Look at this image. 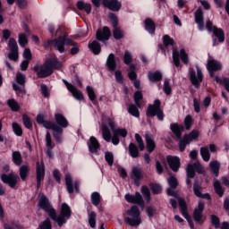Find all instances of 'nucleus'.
Segmentation results:
<instances>
[{
  "mask_svg": "<svg viewBox=\"0 0 229 229\" xmlns=\"http://www.w3.org/2000/svg\"><path fill=\"white\" fill-rule=\"evenodd\" d=\"M124 199L128 203H133L139 205L141 208H144V199H142V195L139 192H136L135 195L127 193L125 194Z\"/></svg>",
  "mask_w": 229,
  "mask_h": 229,
  "instance_id": "obj_15",
  "label": "nucleus"
},
{
  "mask_svg": "<svg viewBox=\"0 0 229 229\" xmlns=\"http://www.w3.org/2000/svg\"><path fill=\"white\" fill-rule=\"evenodd\" d=\"M86 90L88 92V96L90 99V101H94L96 99V93L94 92V89L90 86H87Z\"/></svg>",
  "mask_w": 229,
  "mask_h": 229,
  "instance_id": "obj_58",
  "label": "nucleus"
},
{
  "mask_svg": "<svg viewBox=\"0 0 229 229\" xmlns=\"http://www.w3.org/2000/svg\"><path fill=\"white\" fill-rule=\"evenodd\" d=\"M205 209V202L199 201L198 207L194 209L193 218L196 223L201 225L205 219H203V210Z\"/></svg>",
  "mask_w": 229,
  "mask_h": 229,
  "instance_id": "obj_16",
  "label": "nucleus"
},
{
  "mask_svg": "<svg viewBox=\"0 0 229 229\" xmlns=\"http://www.w3.org/2000/svg\"><path fill=\"white\" fill-rule=\"evenodd\" d=\"M65 182L69 194H72V192H74V186L72 185V179L70 174L65 175Z\"/></svg>",
  "mask_w": 229,
  "mask_h": 229,
  "instance_id": "obj_38",
  "label": "nucleus"
},
{
  "mask_svg": "<svg viewBox=\"0 0 229 229\" xmlns=\"http://www.w3.org/2000/svg\"><path fill=\"white\" fill-rule=\"evenodd\" d=\"M8 47L10 49V53L8 55L9 60H13V62H17L19 59V47L17 46V41L15 38H11L8 42Z\"/></svg>",
  "mask_w": 229,
  "mask_h": 229,
  "instance_id": "obj_9",
  "label": "nucleus"
},
{
  "mask_svg": "<svg viewBox=\"0 0 229 229\" xmlns=\"http://www.w3.org/2000/svg\"><path fill=\"white\" fill-rule=\"evenodd\" d=\"M51 46L59 53H65V46H72L71 55H76L80 51L78 44L71 38H65V36H59L57 39L48 40L44 44V47H51Z\"/></svg>",
  "mask_w": 229,
  "mask_h": 229,
  "instance_id": "obj_2",
  "label": "nucleus"
},
{
  "mask_svg": "<svg viewBox=\"0 0 229 229\" xmlns=\"http://www.w3.org/2000/svg\"><path fill=\"white\" fill-rule=\"evenodd\" d=\"M88 148L90 153H92L93 155H98L100 145L99 141H98V139H96V137L91 136L89 138V140L88 142Z\"/></svg>",
  "mask_w": 229,
  "mask_h": 229,
  "instance_id": "obj_23",
  "label": "nucleus"
},
{
  "mask_svg": "<svg viewBox=\"0 0 229 229\" xmlns=\"http://www.w3.org/2000/svg\"><path fill=\"white\" fill-rule=\"evenodd\" d=\"M199 137V131L193 130L190 134L184 136V140H186V144H191L192 140H196Z\"/></svg>",
  "mask_w": 229,
  "mask_h": 229,
  "instance_id": "obj_29",
  "label": "nucleus"
},
{
  "mask_svg": "<svg viewBox=\"0 0 229 229\" xmlns=\"http://www.w3.org/2000/svg\"><path fill=\"white\" fill-rule=\"evenodd\" d=\"M177 201L179 203V207L181 208V212L183 217H185V219L188 221L191 228L194 229V223H192V219L191 218V216H189V213L187 212V203H185V200L182 198H177Z\"/></svg>",
  "mask_w": 229,
  "mask_h": 229,
  "instance_id": "obj_14",
  "label": "nucleus"
},
{
  "mask_svg": "<svg viewBox=\"0 0 229 229\" xmlns=\"http://www.w3.org/2000/svg\"><path fill=\"white\" fill-rule=\"evenodd\" d=\"M55 123L58 124V126H61V128H67L69 126V123H67V119H65V116L62 114H55Z\"/></svg>",
  "mask_w": 229,
  "mask_h": 229,
  "instance_id": "obj_28",
  "label": "nucleus"
},
{
  "mask_svg": "<svg viewBox=\"0 0 229 229\" xmlns=\"http://www.w3.org/2000/svg\"><path fill=\"white\" fill-rule=\"evenodd\" d=\"M89 223L91 228H96V212L91 211L89 214Z\"/></svg>",
  "mask_w": 229,
  "mask_h": 229,
  "instance_id": "obj_47",
  "label": "nucleus"
},
{
  "mask_svg": "<svg viewBox=\"0 0 229 229\" xmlns=\"http://www.w3.org/2000/svg\"><path fill=\"white\" fill-rule=\"evenodd\" d=\"M37 123H38V124H42L44 126V128H46V124H48V123L53 124L54 123L53 122L44 120L43 114H38L37 116Z\"/></svg>",
  "mask_w": 229,
  "mask_h": 229,
  "instance_id": "obj_54",
  "label": "nucleus"
},
{
  "mask_svg": "<svg viewBox=\"0 0 229 229\" xmlns=\"http://www.w3.org/2000/svg\"><path fill=\"white\" fill-rule=\"evenodd\" d=\"M200 155L204 162H208V160H210V152L208 151V148L207 147L200 148Z\"/></svg>",
  "mask_w": 229,
  "mask_h": 229,
  "instance_id": "obj_41",
  "label": "nucleus"
},
{
  "mask_svg": "<svg viewBox=\"0 0 229 229\" xmlns=\"http://www.w3.org/2000/svg\"><path fill=\"white\" fill-rule=\"evenodd\" d=\"M38 199H39L38 204V208H41L42 210L47 212L50 219H52L55 214V209L53 208L51 202H49V199H47V197H46V195L42 193L38 195Z\"/></svg>",
  "mask_w": 229,
  "mask_h": 229,
  "instance_id": "obj_7",
  "label": "nucleus"
},
{
  "mask_svg": "<svg viewBox=\"0 0 229 229\" xmlns=\"http://www.w3.org/2000/svg\"><path fill=\"white\" fill-rule=\"evenodd\" d=\"M147 115L155 117L157 115L159 121H164V113L160 110V100H155L154 105L148 106Z\"/></svg>",
  "mask_w": 229,
  "mask_h": 229,
  "instance_id": "obj_8",
  "label": "nucleus"
},
{
  "mask_svg": "<svg viewBox=\"0 0 229 229\" xmlns=\"http://www.w3.org/2000/svg\"><path fill=\"white\" fill-rule=\"evenodd\" d=\"M103 4L112 12H119L122 6L119 0H103Z\"/></svg>",
  "mask_w": 229,
  "mask_h": 229,
  "instance_id": "obj_22",
  "label": "nucleus"
},
{
  "mask_svg": "<svg viewBox=\"0 0 229 229\" xmlns=\"http://www.w3.org/2000/svg\"><path fill=\"white\" fill-rule=\"evenodd\" d=\"M79 10H84L88 14L92 12V5L90 4H84L83 1L77 2Z\"/></svg>",
  "mask_w": 229,
  "mask_h": 229,
  "instance_id": "obj_35",
  "label": "nucleus"
},
{
  "mask_svg": "<svg viewBox=\"0 0 229 229\" xmlns=\"http://www.w3.org/2000/svg\"><path fill=\"white\" fill-rule=\"evenodd\" d=\"M214 189L216 194L218 196H223L225 194V191L223 190V186L221 185V182L218 180H215L214 182Z\"/></svg>",
  "mask_w": 229,
  "mask_h": 229,
  "instance_id": "obj_42",
  "label": "nucleus"
},
{
  "mask_svg": "<svg viewBox=\"0 0 229 229\" xmlns=\"http://www.w3.org/2000/svg\"><path fill=\"white\" fill-rule=\"evenodd\" d=\"M170 128L177 139H182V131H183V126L178 125L177 123H172Z\"/></svg>",
  "mask_w": 229,
  "mask_h": 229,
  "instance_id": "obj_31",
  "label": "nucleus"
},
{
  "mask_svg": "<svg viewBox=\"0 0 229 229\" xmlns=\"http://www.w3.org/2000/svg\"><path fill=\"white\" fill-rule=\"evenodd\" d=\"M53 225H51V219L47 218L45 221H43L42 224L39 225V227L38 229H52Z\"/></svg>",
  "mask_w": 229,
  "mask_h": 229,
  "instance_id": "obj_50",
  "label": "nucleus"
},
{
  "mask_svg": "<svg viewBox=\"0 0 229 229\" xmlns=\"http://www.w3.org/2000/svg\"><path fill=\"white\" fill-rule=\"evenodd\" d=\"M114 38L119 40V38H123V31H121V29L119 27H114L113 31Z\"/></svg>",
  "mask_w": 229,
  "mask_h": 229,
  "instance_id": "obj_59",
  "label": "nucleus"
},
{
  "mask_svg": "<svg viewBox=\"0 0 229 229\" xmlns=\"http://www.w3.org/2000/svg\"><path fill=\"white\" fill-rule=\"evenodd\" d=\"M61 67L62 63L58 62V60L48 59L43 65H36L34 71L37 72L38 78H47V76L53 74V69H60Z\"/></svg>",
  "mask_w": 229,
  "mask_h": 229,
  "instance_id": "obj_3",
  "label": "nucleus"
},
{
  "mask_svg": "<svg viewBox=\"0 0 229 229\" xmlns=\"http://www.w3.org/2000/svg\"><path fill=\"white\" fill-rule=\"evenodd\" d=\"M129 153L132 158H137L139 157V148L134 143H130Z\"/></svg>",
  "mask_w": 229,
  "mask_h": 229,
  "instance_id": "obj_40",
  "label": "nucleus"
},
{
  "mask_svg": "<svg viewBox=\"0 0 229 229\" xmlns=\"http://www.w3.org/2000/svg\"><path fill=\"white\" fill-rule=\"evenodd\" d=\"M168 185L172 188V189H176V187H178V181L176 180V177L174 176H170L168 178Z\"/></svg>",
  "mask_w": 229,
  "mask_h": 229,
  "instance_id": "obj_56",
  "label": "nucleus"
},
{
  "mask_svg": "<svg viewBox=\"0 0 229 229\" xmlns=\"http://www.w3.org/2000/svg\"><path fill=\"white\" fill-rule=\"evenodd\" d=\"M29 174L30 166L23 165L20 167V178H21L22 182L26 181V178H28Z\"/></svg>",
  "mask_w": 229,
  "mask_h": 229,
  "instance_id": "obj_36",
  "label": "nucleus"
},
{
  "mask_svg": "<svg viewBox=\"0 0 229 229\" xmlns=\"http://www.w3.org/2000/svg\"><path fill=\"white\" fill-rule=\"evenodd\" d=\"M166 160H167V162L170 165V169H172V171H174V173H176L178 171V169H180V157L168 156L166 157Z\"/></svg>",
  "mask_w": 229,
  "mask_h": 229,
  "instance_id": "obj_25",
  "label": "nucleus"
},
{
  "mask_svg": "<svg viewBox=\"0 0 229 229\" xmlns=\"http://www.w3.org/2000/svg\"><path fill=\"white\" fill-rule=\"evenodd\" d=\"M151 191L154 194H160L162 192V186L160 184H151Z\"/></svg>",
  "mask_w": 229,
  "mask_h": 229,
  "instance_id": "obj_60",
  "label": "nucleus"
},
{
  "mask_svg": "<svg viewBox=\"0 0 229 229\" xmlns=\"http://www.w3.org/2000/svg\"><path fill=\"white\" fill-rule=\"evenodd\" d=\"M105 158L108 165H114V154L112 152H106Z\"/></svg>",
  "mask_w": 229,
  "mask_h": 229,
  "instance_id": "obj_55",
  "label": "nucleus"
},
{
  "mask_svg": "<svg viewBox=\"0 0 229 229\" xmlns=\"http://www.w3.org/2000/svg\"><path fill=\"white\" fill-rule=\"evenodd\" d=\"M209 165L215 176H219V168L221 167V164L218 161H212Z\"/></svg>",
  "mask_w": 229,
  "mask_h": 229,
  "instance_id": "obj_39",
  "label": "nucleus"
},
{
  "mask_svg": "<svg viewBox=\"0 0 229 229\" xmlns=\"http://www.w3.org/2000/svg\"><path fill=\"white\" fill-rule=\"evenodd\" d=\"M128 112L129 114H131V115H133V117L140 116V113H139V109L135 105H130L128 108Z\"/></svg>",
  "mask_w": 229,
  "mask_h": 229,
  "instance_id": "obj_45",
  "label": "nucleus"
},
{
  "mask_svg": "<svg viewBox=\"0 0 229 229\" xmlns=\"http://www.w3.org/2000/svg\"><path fill=\"white\" fill-rule=\"evenodd\" d=\"M207 69L211 78H214V72L221 71V69H223V65L217 60L209 59L207 64Z\"/></svg>",
  "mask_w": 229,
  "mask_h": 229,
  "instance_id": "obj_17",
  "label": "nucleus"
},
{
  "mask_svg": "<svg viewBox=\"0 0 229 229\" xmlns=\"http://www.w3.org/2000/svg\"><path fill=\"white\" fill-rule=\"evenodd\" d=\"M106 67L111 72H114L117 68V63L115 62V55L114 54L108 55L106 59Z\"/></svg>",
  "mask_w": 229,
  "mask_h": 229,
  "instance_id": "obj_27",
  "label": "nucleus"
},
{
  "mask_svg": "<svg viewBox=\"0 0 229 229\" xmlns=\"http://www.w3.org/2000/svg\"><path fill=\"white\" fill-rule=\"evenodd\" d=\"M89 48L92 51L93 55H99L101 53V45L96 40L89 43Z\"/></svg>",
  "mask_w": 229,
  "mask_h": 229,
  "instance_id": "obj_30",
  "label": "nucleus"
},
{
  "mask_svg": "<svg viewBox=\"0 0 229 229\" xmlns=\"http://www.w3.org/2000/svg\"><path fill=\"white\" fill-rule=\"evenodd\" d=\"M46 144L47 149H53V148H55V142H53V139L51 138V133H49V131L46 134Z\"/></svg>",
  "mask_w": 229,
  "mask_h": 229,
  "instance_id": "obj_44",
  "label": "nucleus"
},
{
  "mask_svg": "<svg viewBox=\"0 0 229 229\" xmlns=\"http://www.w3.org/2000/svg\"><path fill=\"white\" fill-rule=\"evenodd\" d=\"M112 32L108 27H104L103 30H98L96 37L100 42H105L110 38Z\"/></svg>",
  "mask_w": 229,
  "mask_h": 229,
  "instance_id": "obj_21",
  "label": "nucleus"
},
{
  "mask_svg": "<svg viewBox=\"0 0 229 229\" xmlns=\"http://www.w3.org/2000/svg\"><path fill=\"white\" fill-rule=\"evenodd\" d=\"M148 80L149 81H160L162 80V72H148Z\"/></svg>",
  "mask_w": 229,
  "mask_h": 229,
  "instance_id": "obj_37",
  "label": "nucleus"
},
{
  "mask_svg": "<svg viewBox=\"0 0 229 229\" xmlns=\"http://www.w3.org/2000/svg\"><path fill=\"white\" fill-rule=\"evenodd\" d=\"M197 173H203V167L199 163L195 164H189L187 166V177L188 178H194Z\"/></svg>",
  "mask_w": 229,
  "mask_h": 229,
  "instance_id": "obj_20",
  "label": "nucleus"
},
{
  "mask_svg": "<svg viewBox=\"0 0 229 229\" xmlns=\"http://www.w3.org/2000/svg\"><path fill=\"white\" fill-rule=\"evenodd\" d=\"M64 85L71 94H72L73 98L77 99V101H81L83 99V94L74 85L69 83L67 81L63 80Z\"/></svg>",
  "mask_w": 229,
  "mask_h": 229,
  "instance_id": "obj_19",
  "label": "nucleus"
},
{
  "mask_svg": "<svg viewBox=\"0 0 229 229\" xmlns=\"http://www.w3.org/2000/svg\"><path fill=\"white\" fill-rule=\"evenodd\" d=\"M145 30L150 33V35H153L155 33V22L151 19H146L145 20Z\"/></svg>",
  "mask_w": 229,
  "mask_h": 229,
  "instance_id": "obj_33",
  "label": "nucleus"
},
{
  "mask_svg": "<svg viewBox=\"0 0 229 229\" xmlns=\"http://www.w3.org/2000/svg\"><path fill=\"white\" fill-rule=\"evenodd\" d=\"M7 104H8V106H10V108L13 112H17L19 110V104L17 103V101H15V99L13 98L9 99Z\"/></svg>",
  "mask_w": 229,
  "mask_h": 229,
  "instance_id": "obj_48",
  "label": "nucleus"
},
{
  "mask_svg": "<svg viewBox=\"0 0 229 229\" xmlns=\"http://www.w3.org/2000/svg\"><path fill=\"white\" fill-rule=\"evenodd\" d=\"M195 22H197L199 30L203 31L205 23L203 22V11L201 9H198L195 13Z\"/></svg>",
  "mask_w": 229,
  "mask_h": 229,
  "instance_id": "obj_26",
  "label": "nucleus"
},
{
  "mask_svg": "<svg viewBox=\"0 0 229 229\" xmlns=\"http://www.w3.org/2000/svg\"><path fill=\"white\" fill-rule=\"evenodd\" d=\"M190 81L195 89H199L201 83L203 82V72L199 65H196L194 68H190L189 70Z\"/></svg>",
  "mask_w": 229,
  "mask_h": 229,
  "instance_id": "obj_6",
  "label": "nucleus"
},
{
  "mask_svg": "<svg viewBox=\"0 0 229 229\" xmlns=\"http://www.w3.org/2000/svg\"><path fill=\"white\" fill-rule=\"evenodd\" d=\"M163 44L165 47H169V46H173L174 44V40L168 35H165L163 37Z\"/></svg>",
  "mask_w": 229,
  "mask_h": 229,
  "instance_id": "obj_52",
  "label": "nucleus"
},
{
  "mask_svg": "<svg viewBox=\"0 0 229 229\" xmlns=\"http://www.w3.org/2000/svg\"><path fill=\"white\" fill-rule=\"evenodd\" d=\"M124 222L129 226H140V225H142V216H140L139 207L132 206L126 211L124 214Z\"/></svg>",
  "mask_w": 229,
  "mask_h": 229,
  "instance_id": "obj_4",
  "label": "nucleus"
},
{
  "mask_svg": "<svg viewBox=\"0 0 229 229\" xmlns=\"http://www.w3.org/2000/svg\"><path fill=\"white\" fill-rule=\"evenodd\" d=\"M107 123L111 131H113V137L112 133H110V129H108V126L104 124L102 125L103 139L106 140V142H110V140H112L114 146H117L120 142L119 137H126V135H128V131H126V129L117 128V124H115V121H114V119L109 118Z\"/></svg>",
  "mask_w": 229,
  "mask_h": 229,
  "instance_id": "obj_1",
  "label": "nucleus"
},
{
  "mask_svg": "<svg viewBox=\"0 0 229 229\" xmlns=\"http://www.w3.org/2000/svg\"><path fill=\"white\" fill-rule=\"evenodd\" d=\"M131 178L133 180L135 185H140V180H142V170L137 166L132 167Z\"/></svg>",
  "mask_w": 229,
  "mask_h": 229,
  "instance_id": "obj_24",
  "label": "nucleus"
},
{
  "mask_svg": "<svg viewBox=\"0 0 229 229\" xmlns=\"http://www.w3.org/2000/svg\"><path fill=\"white\" fill-rule=\"evenodd\" d=\"M91 201L95 207H98L101 203V195L98 191H95L91 194Z\"/></svg>",
  "mask_w": 229,
  "mask_h": 229,
  "instance_id": "obj_43",
  "label": "nucleus"
},
{
  "mask_svg": "<svg viewBox=\"0 0 229 229\" xmlns=\"http://www.w3.org/2000/svg\"><path fill=\"white\" fill-rule=\"evenodd\" d=\"M164 92L166 94V96H169V94H171V85H169V81L168 80H165Z\"/></svg>",
  "mask_w": 229,
  "mask_h": 229,
  "instance_id": "obj_63",
  "label": "nucleus"
},
{
  "mask_svg": "<svg viewBox=\"0 0 229 229\" xmlns=\"http://www.w3.org/2000/svg\"><path fill=\"white\" fill-rule=\"evenodd\" d=\"M72 214V211L71 210V207H69L67 203H63L58 216L56 215V210H54L52 220L55 221V223H57L58 226L62 227L67 221H69V219H71Z\"/></svg>",
  "mask_w": 229,
  "mask_h": 229,
  "instance_id": "obj_5",
  "label": "nucleus"
},
{
  "mask_svg": "<svg viewBox=\"0 0 229 229\" xmlns=\"http://www.w3.org/2000/svg\"><path fill=\"white\" fill-rule=\"evenodd\" d=\"M12 158L15 165H21L22 164V155L19 151H13Z\"/></svg>",
  "mask_w": 229,
  "mask_h": 229,
  "instance_id": "obj_34",
  "label": "nucleus"
},
{
  "mask_svg": "<svg viewBox=\"0 0 229 229\" xmlns=\"http://www.w3.org/2000/svg\"><path fill=\"white\" fill-rule=\"evenodd\" d=\"M13 130L15 135H17L18 137H21L22 135V128L21 127V125H19V123H13Z\"/></svg>",
  "mask_w": 229,
  "mask_h": 229,
  "instance_id": "obj_51",
  "label": "nucleus"
},
{
  "mask_svg": "<svg viewBox=\"0 0 229 229\" xmlns=\"http://www.w3.org/2000/svg\"><path fill=\"white\" fill-rule=\"evenodd\" d=\"M141 192L145 198V199H147L148 203H149L150 199H151V193L149 192V189H148V187L143 186L141 188Z\"/></svg>",
  "mask_w": 229,
  "mask_h": 229,
  "instance_id": "obj_53",
  "label": "nucleus"
},
{
  "mask_svg": "<svg viewBox=\"0 0 229 229\" xmlns=\"http://www.w3.org/2000/svg\"><path fill=\"white\" fill-rule=\"evenodd\" d=\"M22 121L25 128H28V130H31L33 128V124L31 123V119L28 114L22 115Z\"/></svg>",
  "mask_w": 229,
  "mask_h": 229,
  "instance_id": "obj_46",
  "label": "nucleus"
},
{
  "mask_svg": "<svg viewBox=\"0 0 229 229\" xmlns=\"http://www.w3.org/2000/svg\"><path fill=\"white\" fill-rule=\"evenodd\" d=\"M47 130L53 131V136L57 140V142H62V133H64V129L58 126L56 123H46Z\"/></svg>",
  "mask_w": 229,
  "mask_h": 229,
  "instance_id": "obj_13",
  "label": "nucleus"
},
{
  "mask_svg": "<svg viewBox=\"0 0 229 229\" xmlns=\"http://www.w3.org/2000/svg\"><path fill=\"white\" fill-rule=\"evenodd\" d=\"M211 223L215 226V228H216V229L219 228V226H220L219 217H217V216H216V215L211 216Z\"/></svg>",
  "mask_w": 229,
  "mask_h": 229,
  "instance_id": "obj_64",
  "label": "nucleus"
},
{
  "mask_svg": "<svg viewBox=\"0 0 229 229\" xmlns=\"http://www.w3.org/2000/svg\"><path fill=\"white\" fill-rule=\"evenodd\" d=\"M180 58L183 64H189V55L185 49H181L180 53L177 50L173 51V62L175 67H180Z\"/></svg>",
  "mask_w": 229,
  "mask_h": 229,
  "instance_id": "obj_10",
  "label": "nucleus"
},
{
  "mask_svg": "<svg viewBox=\"0 0 229 229\" xmlns=\"http://www.w3.org/2000/svg\"><path fill=\"white\" fill-rule=\"evenodd\" d=\"M46 176V166L44 165V162H37L36 163V178H37V188L40 189V185L42 182H44V178Z\"/></svg>",
  "mask_w": 229,
  "mask_h": 229,
  "instance_id": "obj_11",
  "label": "nucleus"
},
{
  "mask_svg": "<svg viewBox=\"0 0 229 229\" xmlns=\"http://www.w3.org/2000/svg\"><path fill=\"white\" fill-rule=\"evenodd\" d=\"M140 99H142V93H140V91H136L134 94V101L138 108H140Z\"/></svg>",
  "mask_w": 229,
  "mask_h": 229,
  "instance_id": "obj_57",
  "label": "nucleus"
},
{
  "mask_svg": "<svg viewBox=\"0 0 229 229\" xmlns=\"http://www.w3.org/2000/svg\"><path fill=\"white\" fill-rule=\"evenodd\" d=\"M114 76L117 83H123L124 78L123 77V72L119 70L114 72Z\"/></svg>",
  "mask_w": 229,
  "mask_h": 229,
  "instance_id": "obj_62",
  "label": "nucleus"
},
{
  "mask_svg": "<svg viewBox=\"0 0 229 229\" xmlns=\"http://www.w3.org/2000/svg\"><path fill=\"white\" fill-rule=\"evenodd\" d=\"M206 28L208 31H213L214 35L218 38L219 42H225V32H223V30L214 27L210 21H207Z\"/></svg>",
  "mask_w": 229,
  "mask_h": 229,
  "instance_id": "obj_18",
  "label": "nucleus"
},
{
  "mask_svg": "<svg viewBox=\"0 0 229 229\" xmlns=\"http://www.w3.org/2000/svg\"><path fill=\"white\" fill-rule=\"evenodd\" d=\"M145 140H146V144H147V149L149 153H152V151H155V140H153V138H151V136L149 135H146L145 136Z\"/></svg>",
  "mask_w": 229,
  "mask_h": 229,
  "instance_id": "obj_32",
  "label": "nucleus"
},
{
  "mask_svg": "<svg viewBox=\"0 0 229 229\" xmlns=\"http://www.w3.org/2000/svg\"><path fill=\"white\" fill-rule=\"evenodd\" d=\"M19 44L21 47H24L28 44V34H19Z\"/></svg>",
  "mask_w": 229,
  "mask_h": 229,
  "instance_id": "obj_49",
  "label": "nucleus"
},
{
  "mask_svg": "<svg viewBox=\"0 0 229 229\" xmlns=\"http://www.w3.org/2000/svg\"><path fill=\"white\" fill-rule=\"evenodd\" d=\"M40 90H41V94H42V96H44V98H49V89L47 88V86L46 84H41Z\"/></svg>",
  "mask_w": 229,
  "mask_h": 229,
  "instance_id": "obj_61",
  "label": "nucleus"
},
{
  "mask_svg": "<svg viewBox=\"0 0 229 229\" xmlns=\"http://www.w3.org/2000/svg\"><path fill=\"white\" fill-rule=\"evenodd\" d=\"M1 180L4 183H6L11 187V189H14L15 185L19 182V175L14 173H11L9 174H3L1 175Z\"/></svg>",
  "mask_w": 229,
  "mask_h": 229,
  "instance_id": "obj_12",
  "label": "nucleus"
}]
</instances>
